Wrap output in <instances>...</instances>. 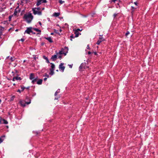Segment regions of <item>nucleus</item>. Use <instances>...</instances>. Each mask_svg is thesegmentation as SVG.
Masks as SVG:
<instances>
[{
    "label": "nucleus",
    "instance_id": "obj_1",
    "mask_svg": "<svg viewBox=\"0 0 158 158\" xmlns=\"http://www.w3.org/2000/svg\"><path fill=\"white\" fill-rule=\"evenodd\" d=\"M33 18V16L32 15L31 13L24 14L23 17V19H25L28 23H30Z\"/></svg>",
    "mask_w": 158,
    "mask_h": 158
},
{
    "label": "nucleus",
    "instance_id": "obj_2",
    "mask_svg": "<svg viewBox=\"0 0 158 158\" xmlns=\"http://www.w3.org/2000/svg\"><path fill=\"white\" fill-rule=\"evenodd\" d=\"M68 48L65 47L64 48H62L61 49V50L59 52L57 53V55L59 54L60 55L62 54H64V56H66L68 52Z\"/></svg>",
    "mask_w": 158,
    "mask_h": 158
},
{
    "label": "nucleus",
    "instance_id": "obj_3",
    "mask_svg": "<svg viewBox=\"0 0 158 158\" xmlns=\"http://www.w3.org/2000/svg\"><path fill=\"white\" fill-rule=\"evenodd\" d=\"M38 77H37L36 78H35L34 77V74L33 73H31L30 74L29 79L31 80H32L31 83L33 84H34L35 82L37 80Z\"/></svg>",
    "mask_w": 158,
    "mask_h": 158
},
{
    "label": "nucleus",
    "instance_id": "obj_4",
    "mask_svg": "<svg viewBox=\"0 0 158 158\" xmlns=\"http://www.w3.org/2000/svg\"><path fill=\"white\" fill-rule=\"evenodd\" d=\"M32 10L33 11V14L35 15L37 14L38 15H42V12L41 11H39L36 10H35V8H32Z\"/></svg>",
    "mask_w": 158,
    "mask_h": 158
},
{
    "label": "nucleus",
    "instance_id": "obj_5",
    "mask_svg": "<svg viewBox=\"0 0 158 158\" xmlns=\"http://www.w3.org/2000/svg\"><path fill=\"white\" fill-rule=\"evenodd\" d=\"M64 65V63H61L60 64L59 67V70L60 71H61L62 72H63L64 71L65 68V67L63 66Z\"/></svg>",
    "mask_w": 158,
    "mask_h": 158
},
{
    "label": "nucleus",
    "instance_id": "obj_6",
    "mask_svg": "<svg viewBox=\"0 0 158 158\" xmlns=\"http://www.w3.org/2000/svg\"><path fill=\"white\" fill-rule=\"evenodd\" d=\"M32 29H33V28L31 27H27V30H25L24 32V34L27 33L28 34H30L31 32H32Z\"/></svg>",
    "mask_w": 158,
    "mask_h": 158
},
{
    "label": "nucleus",
    "instance_id": "obj_7",
    "mask_svg": "<svg viewBox=\"0 0 158 158\" xmlns=\"http://www.w3.org/2000/svg\"><path fill=\"white\" fill-rule=\"evenodd\" d=\"M104 39L103 37H100L99 38V40H98L96 44L98 45H99L102 42L104 41Z\"/></svg>",
    "mask_w": 158,
    "mask_h": 158
},
{
    "label": "nucleus",
    "instance_id": "obj_8",
    "mask_svg": "<svg viewBox=\"0 0 158 158\" xmlns=\"http://www.w3.org/2000/svg\"><path fill=\"white\" fill-rule=\"evenodd\" d=\"M86 66V63H83L81 64L80 66L79 67V69H85Z\"/></svg>",
    "mask_w": 158,
    "mask_h": 158
},
{
    "label": "nucleus",
    "instance_id": "obj_9",
    "mask_svg": "<svg viewBox=\"0 0 158 158\" xmlns=\"http://www.w3.org/2000/svg\"><path fill=\"white\" fill-rule=\"evenodd\" d=\"M57 52L56 53V55H54L52 56L51 57V59L53 61H55L57 59V56L58 55H57Z\"/></svg>",
    "mask_w": 158,
    "mask_h": 158
},
{
    "label": "nucleus",
    "instance_id": "obj_10",
    "mask_svg": "<svg viewBox=\"0 0 158 158\" xmlns=\"http://www.w3.org/2000/svg\"><path fill=\"white\" fill-rule=\"evenodd\" d=\"M0 119L2 123H3L5 124H8V122L5 119H3L1 117H0Z\"/></svg>",
    "mask_w": 158,
    "mask_h": 158
},
{
    "label": "nucleus",
    "instance_id": "obj_11",
    "mask_svg": "<svg viewBox=\"0 0 158 158\" xmlns=\"http://www.w3.org/2000/svg\"><path fill=\"white\" fill-rule=\"evenodd\" d=\"M44 38L46 39V40H48V41L52 43L53 42V41L51 37H44Z\"/></svg>",
    "mask_w": 158,
    "mask_h": 158
},
{
    "label": "nucleus",
    "instance_id": "obj_12",
    "mask_svg": "<svg viewBox=\"0 0 158 158\" xmlns=\"http://www.w3.org/2000/svg\"><path fill=\"white\" fill-rule=\"evenodd\" d=\"M26 100H27V101H29V102H26V103L27 104H30L31 103V100L29 98V97H26Z\"/></svg>",
    "mask_w": 158,
    "mask_h": 158
},
{
    "label": "nucleus",
    "instance_id": "obj_13",
    "mask_svg": "<svg viewBox=\"0 0 158 158\" xmlns=\"http://www.w3.org/2000/svg\"><path fill=\"white\" fill-rule=\"evenodd\" d=\"M50 64L51 65V68L49 70H54L55 68V65L52 63H51Z\"/></svg>",
    "mask_w": 158,
    "mask_h": 158
},
{
    "label": "nucleus",
    "instance_id": "obj_14",
    "mask_svg": "<svg viewBox=\"0 0 158 158\" xmlns=\"http://www.w3.org/2000/svg\"><path fill=\"white\" fill-rule=\"evenodd\" d=\"M74 34H75V37H77L79 36V35L80 34H80L79 32L77 31L76 30H75Z\"/></svg>",
    "mask_w": 158,
    "mask_h": 158
},
{
    "label": "nucleus",
    "instance_id": "obj_15",
    "mask_svg": "<svg viewBox=\"0 0 158 158\" xmlns=\"http://www.w3.org/2000/svg\"><path fill=\"white\" fill-rule=\"evenodd\" d=\"M43 80L40 79L37 82V84L38 85H41L42 84Z\"/></svg>",
    "mask_w": 158,
    "mask_h": 158
},
{
    "label": "nucleus",
    "instance_id": "obj_16",
    "mask_svg": "<svg viewBox=\"0 0 158 158\" xmlns=\"http://www.w3.org/2000/svg\"><path fill=\"white\" fill-rule=\"evenodd\" d=\"M43 58L46 60V62L48 63H49L50 62L49 61L48 58L45 56H43Z\"/></svg>",
    "mask_w": 158,
    "mask_h": 158
},
{
    "label": "nucleus",
    "instance_id": "obj_17",
    "mask_svg": "<svg viewBox=\"0 0 158 158\" xmlns=\"http://www.w3.org/2000/svg\"><path fill=\"white\" fill-rule=\"evenodd\" d=\"M42 1L41 0H39L37 1V2L36 3V5L37 6H39L42 3H43Z\"/></svg>",
    "mask_w": 158,
    "mask_h": 158
},
{
    "label": "nucleus",
    "instance_id": "obj_18",
    "mask_svg": "<svg viewBox=\"0 0 158 158\" xmlns=\"http://www.w3.org/2000/svg\"><path fill=\"white\" fill-rule=\"evenodd\" d=\"M53 16H55L56 17H58V16H59L60 15V13H59V12H57V13H56V12H55L53 13Z\"/></svg>",
    "mask_w": 158,
    "mask_h": 158
},
{
    "label": "nucleus",
    "instance_id": "obj_19",
    "mask_svg": "<svg viewBox=\"0 0 158 158\" xmlns=\"http://www.w3.org/2000/svg\"><path fill=\"white\" fill-rule=\"evenodd\" d=\"M5 137V136L4 135L2 136L0 138V143H2L3 140L4 139L3 138H4Z\"/></svg>",
    "mask_w": 158,
    "mask_h": 158
},
{
    "label": "nucleus",
    "instance_id": "obj_20",
    "mask_svg": "<svg viewBox=\"0 0 158 158\" xmlns=\"http://www.w3.org/2000/svg\"><path fill=\"white\" fill-rule=\"evenodd\" d=\"M33 30H34V31H36L37 32H40V33L41 32V30H40L38 29V28H33Z\"/></svg>",
    "mask_w": 158,
    "mask_h": 158
},
{
    "label": "nucleus",
    "instance_id": "obj_21",
    "mask_svg": "<svg viewBox=\"0 0 158 158\" xmlns=\"http://www.w3.org/2000/svg\"><path fill=\"white\" fill-rule=\"evenodd\" d=\"M20 104L21 105V106L24 107L26 106L25 104L23 103V102L22 101L20 102Z\"/></svg>",
    "mask_w": 158,
    "mask_h": 158
},
{
    "label": "nucleus",
    "instance_id": "obj_22",
    "mask_svg": "<svg viewBox=\"0 0 158 158\" xmlns=\"http://www.w3.org/2000/svg\"><path fill=\"white\" fill-rule=\"evenodd\" d=\"M50 73H49V74L51 75H52L54 74V70H50Z\"/></svg>",
    "mask_w": 158,
    "mask_h": 158
},
{
    "label": "nucleus",
    "instance_id": "obj_23",
    "mask_svg": "<svg viewBox=\"0 0 158 158\" xmlns=\"http://www.w3.org/2000/svg\"><path fill=\"white\" fill-rule=\"evenodd\" d=\"M15 80H21V78L20 77H15Z\"/></svg>",
    "mask_w": 158,
    "mask_h": 158
},
{
    "label": "nucleus",
    "instance_id": "obj_24",
    "mask_svg": "<svg viewBox=\"0 0 158 158\" xmlns=\"http://www.w3.org/2000/svg\"><path fill=\"white\" fill-rule=\"evenodd\" d=\"M15 98V96H12L10 98V101H13Z\"/></svg>",
    "mask_w": 158,
    "mask_h": 158
},
{
    "label": "nucleus",
    "instance_id": "obj_25",
    "mask_svg": "<svg viewBox=\"0 0 158 158\" xmlns=\"http://www.w3.org/2000/svg\"><path fill=\"white\" fill-rule=\"evenodd\" d=\"M20 87L21 89H22V91H23L25 89V87L21 85Z\"/></svg>",
    "mask_w": 158,
    "mask_h": 158
},
{
    "label": "nucleus",
    "instance_id": "obj_26",
    "mask_svg": "<svg viewBox=\"0 0 158 158\" xmlns=\"http://www.w3.org/2000/svg\"><path fill=\"white\" fill-rule=\"evenodd\" d=\"M75 37H75V36H73V34H72V35H71L70 36V38H71L70 40H71V41H72V39L73 38H75Z\"/></svg>",
    "mask_w": 158,
    "mask_h": 158
},
{
    "label": "nucleus",
    "instance_id": "obj_27",
    "mask_svg": "<svg viewBox=\"0 0 158 158\" xmlns=\"http://www.w3.org/2000/svg\"><path fill=\"white\" fill-rule=\"evenodd\" d=\"M59 2L60 4H61L64 2V1H62V0H59Z\"/></svg>",
    "mask_w": 158,
    "mask_h": 158
},
{
    "label": "nucleus",
    "instance_id": "obj_28",
    "mask_svg": "<svg viewBox=\"0 0 158 158\" xmlns=\"http://www.w3.org/2000/svg\"><path fill=\"white\" fill-rule=\"evenodd\" d=\"M34 8H35V10H38L39 11H40V7Z\"/></svg>",
    "mask_w": 158,
    "mask_h": 158
},
{
    "label": "nucleus",
    "instance_id": "obj_29",
    "mask_svg": "<svg viewBox=\"0 0 158 158\" xmlns=\"http://www.w3.org/2000/svg\"><path fill=\"white\" fill-rule=\"evenodd\" d=\"M12 16H10L9 17V21H10L11 20V18H12Z\"/></svg>",
    "mask_w": 158,
    "mask_h": 158
},
{
    "label": "nucleus",
    "instance_id": "obj_30",
    "mask_svg": "<svg viewBox=\"0 0 158 158\" xmlns=\"http://www.w3.org/2000/svg\"><path fill=\"white\" fill-rule=\"evenodd\" d=\"M130 34V32L129 31H127V33L125 34V35L126 36H127L128 35Z\"/></svg>",
    "mask_w": 158,
    "mask_h": 158
},
{
    "label": "nucleus",
    "instance_id": "obj_31",
    "mask_svg": "<svg viewBox=\"0 0 158 158\" xmlns=\"http://www.w3.org/2000/svg\"><path fill=\"white\" fill-rule=\"evenodd\" d=\"M10 60H11V61H13L14 60V58L11 57L10 58Z\"/></svg>",
    "mask_w": 158,
    "mask_h": 158
},
{
    "label": "nucleus",
    "instance_id": "obj_32",
    "mask_svg": "<svg viewBox=\"0 0 158 158\" xmlns=\"http://www.w3.org/2000/svg\"><path fill=\"white\" fill-rule=\"evenodd\" d=\"M24 40H25L24 39H23V38H22V39H21L19 40V41H20V40H21V41H22V42H24Z\"/></svg>",
    "mask_w": 158,
    "mask_h": 158
},
{
    "label": "nucleus",
    "instance_id": "obj_33",
    "mask_svg": "<svg viewBox=\"0 0 158 158\" xmlns=\"http://www.w3.org/2000/svg\"><path fill=\"white\" fill-rule=\"evenodd\" d=\"M42 1V2L43 3H46L47 1L46 0H41Z\"/></svg>",
    "mask_w": 158,
    "mask_h": 158
},
{
    "label": "nucleus",
    "instance_id": "obj_34",
    "mask_svg": "<svg viewBox=\"0 0 158 158\" xmlns=\"http://www.w3.org/2000/svg\"><path fill=\"white\" fill-rule=\"evenodd\" d=\"M59 92L57 90L55 93V96H56L57 95V93H58Z\"/></svg>",
    "mask_w": 158,
    "mask_h": 158
},
{
    "label": "nucleus",
    "instance_id": "obj_35",
    "mask_svg": "<svg viewBox=\"0 0 158 158\" xmlns=\"http://www.w3.org/2000/svg\"><path fill=\"white\" fill-rule=\"evenodd\" d=\"M82 30V29L81 30H80V29L78 28V29H77L76 30V31H78V32H79V31H81Z\"/></svg>",
    "mask_w": 158,
    "mask_h": 158
},
{
    "label": "nucleus",
    "instance_id": "obj_36",
    "mask_svg": "<svg viewBox=\"0 0 158 158\" xmlns=\"http://www.w3.org/2000/svg\"><path fill=\"white\" fill-rule=\"evenodd\" d=\"M94 53V54L95 55H97L98 54L96 52H94L92 53Z\"/></svg>",
    "mask_w": 158,
    "mask_h": 158
},
{
    "label": "nucleus",
    "instance_id": "obj_37",
    "mask_svg": "<svg viewBox=\"0 0 158 158\" xmlns=\"http://www.w3.org/2000/svg\"><path fill=\"white\" fill-rule=\"evenodd\" d=\"M17 11L15 10V11L14 12V14L15 15H17Z\"/></svg>",
    "mask_w": 158,
    "mask_h": 158
},
{
    "label": "nucleus",
    "instance_id": "obj_38",
    "mask_svg": "<svg viewBox=\"0 0 158 158\" xmlns=\"http://www.w3.org/2000/svg\"><path fill=\"white\" fill-rule=\"evenodd\" d=\"M69 66L70 68H72V67L73 64H69Z\"/></svg>",
    "mask_w": 158,
    "mask_h": 158
},
{
    "label": "nucleus",
    "instance_id": "obj_39",
    "mask_svg": "<svg viewBox=\"0 0 158 158\" xmlns=\"http://www.w3.org/2000/svg\"><path fill=\"white\" fill-rule=\"evenodd\" d=\"M44 76L47 77H49V75L46 74L45 75H44Z\"/></svg>",
    "mask_w": 158,
    "mask_h": 158
},
{
    "label": "nucleus",
    "instance_id": "obj_40",
    "mask_svg": "<svg viewBox=\"0 0 158 158\" xmlns=\"http://www.w3.org/2000/svg\"><path fill=\"white\" fill-rule=\"evenodd\" d=\"M58 58L60 59H61L62 58V56L61 55L58 56Z\"/></svg>",
    "mask_w": 158,
    "mask_h": 158
},
{
    "label": "nucleus",
    "instance_id": "obj_41",
    "mask_svg": "<svg viewBox=\"0 0 158 158\" xmlns=\"http://www.w3.org/2000/svg\"><path fill=\"white\" fill-rule=\"evenodd\" d=\"M87 49H90V48L89 47V45H88L87 47Z\"/></svg>",
    "mask_w": 158,
    "mask_h": 158
},
{
    "label": "nucleus",
    "instance_id": "obj_42",
    "mask_svg": "<svg viewBox=\"0 0 158 158\" xmlns=\"http://www.w3.org/2000/svg\"><path fill=\"white\" fill-rule=\"evenodd\" d=\"M117 14H114L113 15V16H114V18H115L116 17V16H117Z\"/></svg>",
    "mask_w": 158,
    "mask_h": 158
},
{
    "label": "nucleus",
    "instance_id": "obj_43",
    "mask_svg": "<svg viewBox=\"0 0 158 158\" xmlns=\"http://www.w3.org/2000/svg\"><path fill=\"white\" fill-rule=\"evenodd\" d=\"M15 77H14L13 78L12 80L14 81H15Z\"/></svg>",
    "mask_w": 158,
    "mask_h": 158
},
{
    "label": "nucleus",
    "instance_id": "obj_44",
    "mask_svg": "<svg viewBox=\"0 0 158 158\" xmlns=\"http://www.w3.org/2000/svg\"><path fill=\"white\" fill-rule=\"evenodd\" d=\"M91 53H92L90 52L89 51L88 52V54L89 55V54H91Z\"/></svg>",
    "mask_w": 158,
    "mask_h": 158
},
{
    "label": "nucleus",
    "instance_id": "obj_45",
    "mask_svg": "<svg viewBox=\"0 0 158 158\" xmlns=\"http://www.w3.org/2000/svg\"><path fill=\"white\" fill-rule=\"evenodd\" d=\"M17 92H19V93H21V91L20 89H18L17 91Z\"/></svg>",
    "mask_w": 158,
    "mask_h": 158
},
{
    "label": "nucleus",
    "instance_id": "obj_46",
    "mask_svg": "<svg viewBox=\"0 0 158 158\" xmlns=\"http://www.w3.org/2000/svg\"><path fill=\"white\" fill-rule=\"evenodd\" d=\"M38 23L40 25H41V23L40 22H39Z\"/></svg>",
    "mask_w": 158,
    "mask_h": 158
},
{
    "label": "nucleus",
    "instance_id": "obj_47",
    "mask_svg": "<svg viewBox=\"0 0 158 158\" xmlns=\"http://www.w3.org/2000/svg\"><path fill=\"white\" fill-rule=\"evenodd\" d=\"M134 3L135 5H137V3L136 2H134Z\"/></svg>",
    "mask_w": 158,
    "mask_h": 158
},
{
    "label": "nucleus",
    "instance_id": "obj_48",
    "mask_svg": "<svg viewBox=\"0 0 158 158\" xmlns=\"http://www.w3.org/2000/svg\"><path fill=\"white\" fill-rule=\"evenodd\" d=\"M29 88H30V87L29 86V87H27V88H25V89H29Z\"/></svg>",
    "mask_w": 158,
    "mask_h": 158
},
{
    "label": "nucleus",
    "instance_id": "obj_49",
    "mask_svg": "<svg viewBox=\"0 0 158 158\" xmlns=\"http://www.w3.org/2000/svg\"><path fill=\"white\" fill-rule=\"evenodd\" d=\"M31 33L33 34H35V32H34L33 31H32V32H31Z\"/></svg>",
    "mask_w": 158,
    "mask_h": 158
},
{
    "label": "nucleus",
    "instance_id": "obj_50",
    "mask_svg": "<svg viewBox=\"0 0 158 158\" xmlns=\"http://www.w3.org/2000/svg\"><path fill=\"white\" fill-rule=\"evenodd\" d=\"M47 78L45 77V78L44 79V81H46L47 80Z\"/></svg>",
    "mask_w": 158,
    "mask_h": 158
},
{
    "label": "nucleus",
    "instance_id": "obj_51",
    "mask_svg": "<svg viewBox=\"0 0 158 158\" xmlns=\"http://www.w3.org/2000/svg\"><path fill=\"white\" fill-rule=\"evenodd\" d=\"M131 8H132L133 9H135V8H134L133 6H131Z\"/></svg>",
    "mask_w": 158,
    "mask_h": 158
},
{
    "label": "nucleus",
    "instance_id": "obj_52",
    "mask_svg": "<svg viewBox=\"0 0 158 158\" xmlns=\"http://www.w3.org/2000/svg\"><path fill=\"white\" fill-rule=\"evenodd\" d=\"M18 31V29H16V30H15V31Z\"/></svg>",
    "mask_w": 158,
    "mask_h": 158
},
{
    "label": "nucleus",
    "instance_id": "obj_53",
    "mask_svg": "<svg viewBox=\"0 0 158 158\" xmlns=\"http://www.w3.org/2000/svg\"><path fill=\"white\" fill-rule=\"evenodd\" d=\"M53 34H54V33H51V35H53Z\"/></svg>",
    "mask_w": 158,
    "mask_h": 158
},
{
    "label": "nucleus",
    "instance_id": "obj_54",
    "mask_svg": "<svg viewBox=\"0 0 158 158\" xmlns=\"http://www.w3.org/2000/svg\"><path fill=\"white\" fill-rule=\"evenodd\" d=\"M1 100L0 99V104L1 103Z\"/></svg>",
    "mask_w": 158,
    "mask_h": 158
},
{
    "label": "nucleus",
    "instance_id": "obj_55",
    "mask_svg": "<svg viewBox=\"0 0 158 158\" xmlns=\"http://www.w3.org/2000/svg\"><path fill=\"white\" fill-rule=\"evenodd\" d=\"M58 98H55V99H57Z\"/></svg>",
    "mask_w": 158,
    "mask_h": 158
},
{
    "label": "nucleus",
    "instance_id": "obj_56",
    "mask_svg": "<svg viewBox=\"0 0 158 158\" xmlns=\"http://www.w3.org/2000/svg\"><path fill=\"white\" fill-rule=\"evenodd\" d=\"M56 71H57V72H58V70L57 69V70H56Z\"/></svg>",
    "mask_w": 158,
    "mask_h": 158
},
{
    "label": "nucleus",
    "instance_id": "obj_57",
    "mask_svg": "<svg viewBox=\"0 0 158 158\" xmlns=\"http://www.w3.org/2000/svg\"><path fill=\"white\" fill-rule=\"evenodd\" d=\"M13 85H15V84H13Z\"/></svg>",
    "mask_w": 158,
    "mask_h": 158
}]
</instances>
